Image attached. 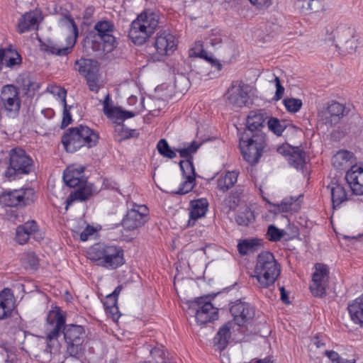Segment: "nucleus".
<instances>
[{
  "instance_id": "obj_1",
  "label": "nucleus",
  "mask_w": 363,
  "mask_h": 363,
  "mask_svg": "<svg viewBox=\"0 0 363 363\" xmlns=\"http://www.w3.org/2000/svg\"><path fill=\"white\" fill-rule=\"evenodd\" d=\"M259 332L253 319H232L221 326L213 339L215 350L222 352L228 347L231 336L250 335Z\"/></svg>"
},
{
  "instance_id": "obj_2",
  "label": "nucleus",
  "mask_w": 363,
  "mask_h": 363,
  "mask_svg": "<svg viewBox=\"0 0 363 363\" xmlns=\"http://www.w3.org/2000/svg\"><path fill=\"white\" fill-rule=\"evenodd\" d=\"M99 139L97 131L81 124L67 129L62 136L61 142L67 152H74L82 147H95Z\"/></svg>"
},
{
  "instance_id": "obj_3",
  "label": "nucleus",
  "mask_w": 363,
  "mask_h": 363,
  "mask_svg": "<svg viewBox=\"0 0 363 363\" xmlns=\"http://www.w3.org/2000/svg\"><path fill=\"white\" fill-rule=\"evenodd\" d=\"M88 258L96 264L113 270L125 263L123 250L118 246L95 243L87 252Z\"/></svg>"
},
{
  "instance_id": "obj_4",
  "label": "nucleus",
  "mask_w": 363,
  "mask_h": 363,
  "mask_svg": "<svg viewBox=\"0 0 363 363\" xmlns=\"http://www.w3.org/2000/svg\"><path fill=\"white\" fill-rule=\"evenodd\" d=\"M7 167L4 177L9 182L28 175L34 169V162L31 157L21 147H14L9 150L6 162Z\"/></svg>"
},
{
  "instance_id": "obj_5",
  "label": "nucleus",
  "mask_w": 363,
  "mask_h": 363,
  "mask_svg": "<svg viewBox=\"0 0 363 363\" xmlns=\"http://www.w3.org/2000/svg\"><path fill=\"white\" fill-rule=\"evenodd\" d=\"M280 272L281 266L272 252L265 251L258 255L255 277L261 287L268 288L273 285Z\"/></svg>"
},
{
  "instance_id": "obj_6",
  "label": "nucleus",
  "mask_w": 363,
  "mask_h": 363,
  "mask_svg": "<svg viewBox=\"0 0 363 363\" xmlns=\"http://www.w3.org/2000/svg\"><path fill=\"white\" fill-rule=\"evenodd\" d=\"M266 146V135L258 132L255 134L242 133L240 137L239 147L244 160L249 164H257Z\"/></svg>"
},
{
  "instance_id": "obj_7",
  "label": "nucleus",
  "mask_w": 363,
  "mask_h": 363,
  "mask_svg": "<svg viewBox=\"0 0 363 363\" xmlns=\"http://www.w3.org/2000/svg\"><path fill=\"white\" fill-rule=\"evenodd\" d=\"M62 21L67 26L73 35H69L66 38L67 45L62 48H60L58 45L51 40H47L45 43H43L40 45L41 50L48 54L55 55L57 56H67L72 52V48L77 42L79 31L77 26L76 25L73 18L69 16H65L62 18Z\"/></svg>"
},
{
  "instance_id": "obj_8",
  "label": "nucleus",
  "mask_w": 363,
  "mask_h": 363,
  "mask_svg": "<svg viewBox=\"0 0 363 363\" xmlns=\"http://www.w3.org/2000/svg\"><path fill=\"white\" fill-rule=\"evenodd\" d=\"M35 191L31 188L4 191L0 194V204L9 207H24L35 200Z\"/></svg>"
},
{
  "instance_id": "obj_9",
  "label": "nucleus",
  "mask_w": 363,
  "mask_h": 363,
  "mask_svg": "<svg viewBox=\"0 0 363 363\" xmlns=\"http://www.w3.org/2000/svg\"><path fill=\"white\" fill-rule=\"evenodd\" d=\"M18 89L13 84H6L2 87L0 100L6 115L10 118H16L19 116L21 99Z\"/></svg>"
},
{
  "instance_id": "obj_10",
  "label": "nucleus",
  "mask_w": 363,
  "mask_h": 363,
  "mask_svg": "<svg viewBox=\"0 0 363 363\" xmlns=\"http://www.w3.org/2000/svg\"><path fill=\"white\" fill-rule=\"evenodd\" d=\"M345 114V106L337 101H333L318 111V117L320 123L332 128L339 123Z\"/></svg>"
},
{
  "instance_id": "obj_11",
  "label": "nucleus",
  "mask_w": 363,
  "mask_h": 363,
  "mask_svg": "<svg viewBox=\"0 0 363 363\" xmlns=\"http://www.w3.org/2000/svg\"><path fill=\"white\" fill-rule=\"evenodd\" d=\"M148 220V209L145 205L133 203L122 220L123 228L128 230H133L143 225Z\"/></svg>"
},
{
  "instance_id": "obj_12",
  "label": "nucleus",
  "mask_w": 363,
  "mask_h": 363,
  "mask_svg": "<svg viewBox=\"0 0 363 363\" xmlns=\"http://www.w3.org/2000/svg\"><path fill=\"white\" fill-rule=\"evenodd\" d=\"M85 337L83 326L75 324L67 325L64 339L67 344V351L71 355H77L82 350V345Z\"/></svg>"
},
{
  "instance_id": "obj_13",
  "label": "nucleus",
  "mask_w": 363,
  "mask_h": 363,
  "mask_svg": "<svg viewBox=\"0 0 363 363\" xmlns=\"http://www.w3.org/2000/svg\"><path fill=\"white\" fill-rule=\"evenodd\" d=\"M329 282V268L326 264L317 263L312 275L310 290L315 297H323L326 294V287Z\"/></svg>"
},
{
  "instance_id": "obj_14",
  "label": "nucleus",
  "mask_w": 363,
  "mask_h": 363,
  "mask_svg": "<svg viewBox=\"0 0 363 363\" xmlns=\"http://www.w3.org/2000/svg\"><path fill=\"white\" fill-rule=\"evenodd\" d=\"M96 37L102 41L103 49L108 52H111L117 45V42L113 33L115 26L110 21H99L94 25Z\"/></svg>"
},
{
  "instance_id": "obj_15",
  "label": "nucleus",
  "mask_w": 363,
  "mask_h": 363,
  "mask_svg": "<svg viewBox=\"0 0 363 363\" xmlns=\"http://www.w3.org/2000/svg\"><path fill=\"white\" fill-rule=\"evenodd\" d=\"M216 296V294H213L195 298L189 301V306L196 311V315H206L208 318L218 316L219 308L211 302Z\"/></svg>"
},
{
  "instance_id": "obj_16",
  "label": "nucleus",
  "mask_w": 363,
  "mask_h": 363,
  "mask_svg": "<svg viewBox=\"0 0 363 363\" xmlns=\"http://www.w3.org/2000/svg\"><path fill=\"white\" fill-rule=\"evenodd\" d=\"M157 54L162 57L170 55L177 47L174 35L168 30H161L157 33L154 42Z\"/></svg>"
},
{
  "instance_id": "obj_17",
  "label": "nucleus",
  "mask_w": 363,
  "mask_h": 363,
  "mask_svg": "<svg viewBox=\"0 0 363 363\" xmlns=\"http://www.w3.org/2000/svg\"><path fill=\"white\" fill-rule=\"evenodd\" d=\"M268 118L269 116L264 109L250 111L246 122V130L243 133L249 135L258 132L264 133L262 129L265 128L266 121Z\"/></svg>"
},
{
  "instance_id": "obj_18",
  "label": "nucleus",
  "mask_w": 363,
  "mask_h": 363,
  "mask_svg": "<svg viewBox=\"0 0 363 363\" xmlns=\"http://www.w3.org/2000/svg\"><path fill=\"white\" fill-rule=\"evenodd\" d=\"M244 86L242 82H233L232 83L227 92L230 104L238 108L246 105L249 96L247 91L244 89Z\"/></svg>"
},
{
  "instance_id": "obj_19",
  "label": "nucleus",
  "mask_w": 363,
  "mask_h": 363,
  "mask_svg": "<svg viewBox=\"0 0 363 363\" xmlns=\"http://www.w3.org/2000/svg\"><path fill=\"white\" fill-rule=\"evenodd\" d=\"M66 319H45L43 330L46 335V340L53 343L57 341L58 337L65 334L67 324Z\"/></svg>"
},
{
  "instance_id": "obj_20",
  "label": "nucleus",
  "mask_w": 363,
  "mask_h": 363,
  "mask_svg": "<svg viewBox=\"0 0 363 363\" xmlns=\"http://www.w3.org/2000/svg\"><path fill=\"white\" fill-rule=\"evenodd\" d=\"M345 179L352 192L356 195H363V167L352 166L346 172Z\"/></svg>"
},
{
  "instance_id": "obj_21",
  "label": "nucleus",
  "mask_w": 363,
  "mask_h": 363,
  "mask_svg": "<svg viewBox=\"0 0 363 363\" xmlns=\"http://www.w3.org/2000/svg\"><path fill=\"white\" fill-rule=\"evenodd\" d=\"M357 39L352 35L350 29L345 28L337 36L335 46L342 55H347L354 53L357 48Z\"/></svg>"
},
{
  "instance_id": "obj_22",
  "label": "nucleus",
  "mask_w": 363,
  "mask_h": 363,
  "mask_svg": "<svg viewBox=\"0 0 363 363\" xmlns=\"http://www.w3.org/2000/svg\"><path fill=\"white\" fill-rule=\"evenodd\" d=\"M332 164L333 167L338 170H346L352 168V166L357 164V158L354 153L341 150L332 157Z\"/></svg>"
},
{
  "instance_id": "obj_23",
  "label": "nucleus",
  "mask_w": 363,
  "mask_h": 363,
  "mask_svg": "<svg viewBox=\"0 0 363 363\" xmlns=\"http://www.w3.org/2000/svg\"><path fill=\"white\" fill-rule=\"evenodd\" d=\"M38 232L37 223L33 220H28L16 228V240L20 245L26 244L31 236L36 238L35 235Z\"/></svg>"
},
{
  "instance_id": "obj_24",
  "label": "nucleus",
  "mask_w": 363,
  "mask_h": 363,
  "mask_svg": "<svg viewBox=\"0 0 363 363\" xmlns=\"http://www.w3.org/2000/svg\"><path fill=\"white\" fill-rule=\"evenodd\" d=\"M55 345L46 340L38 342L31 347V354L37 361L48 363L52 359V350Z\"/></svg>"
},
{
  "instance_id": "obj_25",
  "label": "nucleus",
  "mask_w": 363,
  "mask_h": 363,
  "mask_svg": "<svg viewBox=\"0 0 363 363\" xmlns=\"http://www.w3.org/2000/svg\"><path fill=\"white\" fill-rule=\"evenodd\" d=\"M38 13L37 11H30L22 15L18 21L17 31L19 33L36 30L38 27Z\"/></svg>"
},
{
  "instance_id": "obj_26",
  "label": "nucleus",
  "mask_w": 363,
  "mask_h": 363,
  "mask_svg": "<svg viewBox=\"0 0 363 363\" xmlns=\"http://www.w3.org/2000/svg\"><path fill=\"white\" fill-rule=\"evenodd\" d=\"M15 300L9 289H4L0 293V318L13 315Z\"/></svg>"
},
{
  "instance_id": "obj_27",
  "label": "nucleus",
  "mask_w": 363,
  "mask_h": 363,
  "mask_svg": "<svg viewBox=\"0 0 363 363\" xmlns=\"http://www.w3.org/2000/svg\"><path fill=\"white\" fill-rule=\"evenodd\" d=\"M144 25H141L138 21H133L128 33V36L132 42L138 45L144 44L147 39L152 35L144 28Z\"/></svg>"
},
{
  "instance_id": "obj_28",
  "label": "nucleus",
  "mask_w": 363,
  "mask_h": 363,
  "mask_svg": "<svg viewBox=\"0 0 363 363\" xmlns=\"http://www.w3.org/2000/svg\"><path fill=\"white\" fill-rule=\"evenodd\" d=\"M239 172L237 171H228L219 175L216 180V188L225 193L235 186L238 181Z\"/></svg>"
},
{
  "instance_id": "obj_29",
  "label": "nucleus",
  "mask_w": 363,
  "mask_h": 363,
  "mask_svg": "<svg viewBox=\"0 0 363 363\" xmlns=\"http://www.w3.org/2000/svg\"><path fill=\"white\" fill-rule=\"evenodd\" d=\"M233 318H255V309L248 303L236 301L230 308Z\"/></svg>"
},
{
  "instance_id": "obj_30",
  "label": "nucleus",
  "mask_w": 363,
  "mask_h": 363,
  "mask_svg": "<svg viewBox=\"0 0 363 363\" xmlns=\"http://www.w3.org/2000/svg\"><path fill=\"white\" fill-rule=\"evenodd\" d=\"M331 194V200L333 208H338L345 201H347V194L343 185L331 182L328 186Z\"/></svg>"
},
{
  "instance_id": "obj_31",
  "label": "nucleus",
  "mask_w": 363,
  "mask_h": 363,
  "mask_svg": "<svg viewBox=\"0 0 363 363\" xmlns=\"http://www.w3.org/2000/svg\"><path fill=\"white\" fill-rule=\"evenodd\" d=\"M133 21H138L144 25V28L150 33H153L159 23V16L154 12L143 11Z\"/></svg>"
},
{
  "instance_id": "obj_32",
  "label": "nucleus",
  "mask_w": 363,
  "mask_h": 363,
  "mask_svg": "<svg viewBox=\"0 0 363 363\" xmlns=\"http://www.w3.org/2000/svg\"><path fill=\"white\" fill-rule=\"evenodd\" d=\"M92 196V187L91 185L84 184L79 186L77 189L72 192L66 200L65 209L67 210L69 205L74 201H84Z\"/></svg>"
},
{
  "instance_id": "obj_33",
  "label": "nucleus",
  "mask_w": 363,
  "mask_h": 363,
  "mask_svg": "<svg viewBox=\"0 0 363 363\" xmlns=\"http://www.w3.org/2000/svg\"><path fill=\"white\" fill-rule=\"evenodd\" d=\"M208 206V202L205 198L191 201L189 218L195 220L203 217L207 212Z\"/></svg>"
},
{
  "instance_id": "obj_34",
  "label": "nucleus",
  "mask_w": 363,
  "mask_h": 363,
  "mask_svg": "<svg viewBox=\"0 0 363 363\" xmlns=\"http://www.w3.org/2000/svg\"><path fill=\"white\" fill-rule=\"evenodd\" d=\"M122 286H118L115 290L110 294L107 295L104 301V306L107 313L111 315V318H115L118 313V308L117 306L118 296L122 290Z\"/></svg>"
},
{
  "instance_id": "obj_35",
  "label": "nucleus",
  "mask_w": 363,
  "mask_h": 363,
  "mask_svg": "<svg viewBox=\"0 0 363 363\" xmlns=\"http://www.w3.org/2000/svg\"><path fill=\"white\" fill-rule=\"evenodd\" d=\"M189 56L204 59L218 70H220L222 68L220 62L214 58L212 55H208V52L202 48V45L200 42L196 43L195 46L189 50Z\"/></svg>"
},
{
  "instance_id": "obj_36",
  "label": "nucleus",
  "mask_w": 363,
  "mask_h": 363,
  "mask_svg": "<svg viewBox=\"0 0 363 363\" xmlns=\"http://www.w3.org/2000/svg\"><path fill=\"white\" fill-rule=\"evenodd\" d=\"M74 69L81 75L87 77L97 72V62L91 59L81 58L75 62Z\"/></svg>"
},
{
  "instance_id": "obj_37",
  "label": "nucleus",
  "mask_w": 363,
  "mask_h": 363,
  "mask_svg": "<svg viewBox=\"0 0 363 363\" xmlns=\"http://www.w3.org/2000/svg\"><path fill=\"white\" fill-rule=\"evenodd\" d=\"M289 164L296 168H302L305 164L306 152L299 147H291L288 152Z\"/></svg>"
},
{
  "instance_id": "obj_38",
  "label": "nucleus",
  "mask_w": 363,
  "mask_h": 363,
  "mask_svg": "<svg viewBox=\"0 0 363 363\" xmlns=\"http://www.w3.org/2000/svg\"><path fill=\"white\" fill-rule=\"evenodd\" d=\"M84 172V168L67 169L64 172L63 180L67 186L69 187H76L79 186L82 182L81 177Z\"/></svg>"
},
{
  "instance_id": "obj_39",
  "label": "nucleus",
  "mask_w": 363,
  "mask_h": 363,
  "mask_svg": "<svg viewBox=\"0 0 363 363\" xmlns=\"http://www.w3.org/2000/svg\"><path fill=\"white\" fill-rule=\"evenodd\" d=\"M108 118L113 120L115 123L119 124L130 118L135 116V113L132 111H125L121 107L113 106L111 109L105 114Z\"/></svg>"
},
{
  "instance_id": "obj_40",
  "label": "nucleus",
  "mask_w": 363,
  "mask_h": 363,
  "mask_svg": "<svg viewBox=\"0 0 363 363\" xmlns=\"http://www.w3.org/2000/svg\"><path fill=\"white\" fill-rule=\"evenodd\" d=\"M260 246L259 241L257 239H247L240 242L238 245V250L242 255H245L257 250Z\"/></svg>"
},
{
  "instance_id": "obj_41",
  "label": "nucleus",
  "mask_w": 363,
  "mask_h": 363,
  "mask_svg": "<svg viewBox=\"0 0 363 363\" xmlns=\"http://www.w3.org/2000/svg\"><path fill=\"white\" fill-rule=\"evenodd\" d=\"M4 62L7 67L13 68L21 64L22 58L16 50L9 48L5 49Z\"/></svg>"
},
{
  "instance_id": "obj_42",
  "label": "nucleus",
  "mask_w": 363,
  "mask_h": 363,
  "mask_svg": "<svg viewBox=\"0 0 363 363\" xmlns=\"http://www.w3.org/2000/svg\"><path fill=\"white\" fill-rule=\"evenodd\" d=\"M255 219L254 212L248 207L238 213L235 216V221L239 225L247 226L253 223Z\"/></svg>"
},
{
  "instance_id": "obj_43",
  "label": "nucleus",
  "mask_w": 363,
  "mask_h": 363,
  "mask_svg": "<svg viewBox=\"0 0 363 363\" xmlns=\"http://www.w3.org/2000/svg\"><path fill=\"white\" fill-rule=\"evenodd\" d=\"M16 82L26 91H36L40 88L39 84L34 82L28 74H20L16 79Z\"/></svg>"
},
{
  "instance_id": "obj_44",
  "label": "nucleus",
  "mask_w": 363,
  "mask_h": 363,
  "mask_svg": "<svg viewBox=\"0 0 363 363\" xmlns=\"http://www.w3.org/2000/svg\"><path fill=\"white\" fill-rule=\"evenodd\" d=\"M350 318H363V296L354 300L347 307Z\"/></svg>"
},
{
  "instance_id": "obj_45",
  "label": "nucleus",
  "mask_w": 363,
  "mask_h": 363,
  "mask_svg": "<svg viewBox=\"0 0 363 363\" xmlns=\"http://www.w3.org/2000/svg\"><path fill=\"white\" fill-rule=\"evenodd\" d=\"M200 143L196 141L191 142L186 147L176 148L177 152L179 153L181 157L185 158L186 160H193V154L196 153L199 147Z\"/></svg>"
},
{
  "instance_id": "obj_46",
  "label": "nucleus",
  "mask_w": 363,
  "mask_h": 363,
  "mask_svg": "<svg viewBox=\"0 0 363 363\" xmlns=\"http://www.w3.org/2000/svg\"><path fill=\"white\" fill-rule=\"evenodd\" d=\"M158 152L164 157L173 159L177 156L176 148L172 150L165 139H160L157 144Z\"/></svg>"
},
{
  "instance_id": "obj_47",
  "label": "nucleus",
  "mask_w": 363,
  "mask_h": 363,
  "mask_svg": "<svg viewBox=\"0 0 363 363\" xmlns=\"http://www.w3.org/2000/svg\"><path fill=\"white\" fill-rule=\"evenodd\" d=\"M268 129L274 133L276 135H281L284 130L286 129L284 123H281L278 118L271 117L267 119Z\"/></svg>"
},
{
  "instance_id": "obj_48",
  "label": "nucleus",
  "mask_w": 363,
  "mask_h": 363,
  "mask_svg": "<svg viewBox=\"0 0 363 363\" xmlns=\"http://www.w3.org/2000/svg\"><path fill=\"white\" fill-rule=\"evenodd\" d=\"M22 260L26 269H36L39 264L38 258L33 252L23 254Z\"/></svg>"
},
{
  "instance_id": "obj_49",
  "label": "nucleus",
  "mask_w": 363,
  "mask_h": 363,
  "mask_svg": "<svg viewBox=\"0 0 363 363\" xmlns=\"http://www.w3.org/2000/svg\"><path fill=\"white\" fill-rule=\"evenodd\" d=\"M179 167L184 177H194L196 178L195 168L193 164V160H185L179 162Z\"/></svg>"
},
{
  "instance_id": "obj_50",
  "label": "nucleus",
  "mask_w": 363,
  "mask_h": 363,
  "mask_svg": "<svg viewBox=\"0 0 363 363\" xmlns=\"http://www.w3.org/2000/svg\"><path fill=\"white\" fill-rule=\"evenodd\" d=\"M185 180L180 184L179 189L175 191H172L173 194H186L190 192L196 184V178L194 177H184Z\"/></svg>"
},
{
  "instance_id": "obj_51",
  "label": "nucleus",
  "mask_w": 363,
  "mask_h": 363,
  "mask_svg": "<svg viewBox=\"0 0 363 363\" xmlns=\"http://www.w3.org/2000/svg\"><path fill=\"white\" fill-rule=\"evenodd\" d=\"M286 109L290 113H296L302 107V101L299 99L286 98L284 99Z\"/></svg>"
},
{
  "instance_id": "obj_52",
  "label": "nucleus",
  "mask_w": 363,
  "mask_h": 363,
  "mask_svg": "<svg viewBox=\"0 0 363 363\" xmlns=\"http://www.w3.org/2000/svg\"><path fill=\"white\" fill-rule=\"evenodd\" d=\"M284 230H280L273 225H270L268 227L267 236L269 241H279L284 237Z\"/></svg>"
},
{
  "instance_id": "obj_53",
  "label": "nucleus",
  "mask_w": 363,
  "mask_h": 363,
  "mask_svg": "<svg viewBox=\"0 0 363 363\" xmlns=\"http://www.w3.org/2000/svg\"><path fill=\"white\" fill-rule=\"evenodd\" d=\"M296 200L291 198L289 199H284L281 204L279 206V208L282 212H291L296 210L297 204L295 203Z\"/></svg>"
},
{
  "instance_id": "obj_54",
  "label": "nucleus",
  "mask_w": 363,
  "mask_h": 363,
  "mask_svg": "<svg viewBox=\"0 0 363 363\" xmlns=\"http://www.w3.org/2000/svg\"><path fill=\"white\" fill-rule=\"evenodd\" d=\"M345 321L343 324L348 329L349 331H355L359 328H363L362 319H343Z\"/></svg>"
},
{
  "instance_id": "obj_55",
  "label": "nucleus",
  "mask_w": 363,
  "mask_h": 363,
  "mask_svg": "<svg viewBox=\"0 0 363 363\" xmlns=\"http://www.w3.org/2000/svg\"><path fill=\"white\" fill-rule=\"evenodd\" d=\"M85 78L89 90L97 93L100 89V86L98 84L99 79L96 72L85 77Z\"/></svg>"
},
{
  "instance_id": "obj_56",
  "label": "nucleus",
  "mask_w": 363,
  "mask_h": 363,
  "mask_svg": "<svg viewBox=\"0 0 363 363\" xmlns=\"http://www.w3.org/2000/svg\"><path fill=\"white\" fill-rule=\"evenodd\" d=\"M152 357L155 359V363H164L165 354L162 347H155L150 350Z\"/></svg>"
},
{
  "instance_id": "obj_57",
  "label": "nucleus",
  "mask_w": 363,
  "mask_h": 363,
  "mask_svg": "<svg viewBox=\"0 0 363 363\" xmlns=\"http://www.w3.org/2000/svg\"><path fill=\"white\" fill-rule=\"evenodd\" d=\"M63 118L61 124L62 128H66L72 121V116L69 112V109L72 108V106H68L67 104L65 105H63Z\"/></svg>"
},
{
  "instance_id": "obj_58",
  "label": "nucleus",
  "mask_w": 363,
  "mask_h": 363,
  "mask_svg": "<svg viewBox=\"0 0 363 363\" xmlns=\"http://www.w3.org/2000/svg\"><path fill=\"white\" fill-rule=\"evenodd\" d=\"M323 9V5L320 0H309L307 2L306 10L312 13H316Z\"/></svg>"
},
{
  "instance_id": "obj_59",
  "label": "nucleus",
  "mask_w": 363,
  "mask_h": 363,
  "mask_svg": "<svg viewBox=\"0 0 363 363\" xmlns=\"http://www.w3.org/2000/svg\"><path fill=\"white\" fill-rule=\"evenodd\" d=\"M51 93L55 95H57L59 97V99H60L62 105H65L67 104V91L65 89L62 88L60 86H54L52 88Z\"/></svg>"
},
{
  "instance_id": "obj_60",
  "label": "nucleus",
  "mask_w": 363,
  "mask_h": 363,
  "mask_svg": "<svg viewBox=\"0 0 363 363\" xmlns=\"http://www.w3.org/2000/svg\"><path fill=\"white\" fill-rule=\"evenodd\" d=\"M274 81H275V86H276L277 90H276L275 95L274 96V99L275 101H279L282 98V96L284 95V88L281 84L280 79L279 77H276L274 79Z\"/></svg>"
},
{
  "instance_id": "obj_61",
  "label": "nucleus",
  "mask_w": 363,
  "mask_h": 363,
  "mask_svg": "<svg viewBox=\"0 0 363 363\" xmlns=\"http://www.w3.org/2000/svg\"><path fill=\"white\" fill-rule=\"evenodd\" d=\"M116 131L120 134V136L122 139L129 138L132 136L130 130L128 128H125L123 123L116 125Z\"/></svg>"
},
{
  "instance_id": "obj_62",
  "label": "nucleus",
  "mask_w": 363,
  "mask_h": 363,
  "mask_svg": "<svg viewBox=\"0 0 363 363\" xmlns=\"http://www.w3.org/2000/svg\"><path fill=\"white\" fill-rule=\"evenodd\" d=\"M243 193V189L241 186H236L233 191H231L230 198L233 199V203L235 206L238 205V203L240 201V196Z\"/></svg>"
},
{
  "instance_id": "obj_63",
  "label": "nucleus",
  "mask_w": 363,
  "mask_h": 363,
  "mask_svg": "<svg viewBox=\"0 0 363 363\" xmlns=\"http://www.w3.org/2000/svg\"><path fill=\"white\" fill-rule=\"evenodd\" d=\"M95 232L94 227L88 225L80 233V240L82 241H86L89 236L93 235Z\"/></svg>"
},
{
  "instance_id": "obj_64",
  "label": "nucleus",
  "mask_w": 363,
  "mask_h": 363,
  "mask_svg": "<svg viewBox=\"0 0 363 363\" xmlns=\"http://www.w3.org/2000/svg\"><path fill=\"white\" fill-rule=\"evenodd\" d=\"M47 318H65V314L63 313L60 308L55 306L49 311Z\"/></svg>"
}]
</instances>
